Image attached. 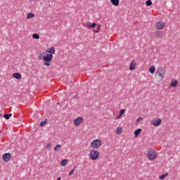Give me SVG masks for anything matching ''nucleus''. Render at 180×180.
<instances>
[{
    "mask_svg": "<svg viewBox=\"0 0 180 180\" xmlns=\"http://www.w3.org/2000/svg\"><path fill=\"white\" fill-rule=\"evenodd\" d=\"M165 75V70L164 68L160 67L155 73L156 80L160 82V81H162L164 76Z\"/></svg>",
    "mask_w": 180,
    "mask_h": 180,
    "instance_id": "obj_1",
    "label": "nucleus"
},
{
    "mask_svg": "<svg viewBox=\"0 0 180 180\" xmlns=\"http://www.w3.org/2000/svg\"><path fill=\"white\" fill-rule=\"evenodd\" d=\"M157 151L153 149H149L147 153V157L150 160H155V158H157Z\"/></svg>",
    "mask_w": 180,
    "mask_h": 180,
    "instance_id": "obj_2",
    "label": "nucleus"
},
{
    "mask_svg": "<svg viewBox=\"0 0 180 180\" xmlns=\"http://www.w3.org/2000/svg\"><path fill=\"white\" fill-rule=\"evenodd\" d=\"M42 60H44V65H50V61L53 60V55L50 53H47L46 56H42Z\"/></svg>",
    "mask_w": 180,
    "mask_h": 180,
    "instance_id": "obj_3",
    "label": "nucleus"
},
{
    "mask_svg": "<svg viewBox=\"0 0 180 180\" xmlns=\"http://www.w3.org/2000/svg\"><path fill=\"white\" fill-rule=\"evenodd\" d=\"M101 146H102L101 139H95L91 143V147H93L94 148H99Z\"/></svg>",
    "mask_w": 180,
    "mask_h": 180,
    "instance_id": "obj_4",
    "label": "nucleus"
},
{
    "mask_svg": "<svg viewBox=\"0 0 180 180\" xmlns=\"http://www.w3.org/2000/svg\"><path fill=\"white\" fill-rule=\"evenodd\" d=\"M90 158L91 160H93L94 161H95V160H98V158H99V151L94 150H91Z\"/></svg>",
    "mask_w": 180,
    "mask_h": 180,
    "instance_id": "obj_5",
    "label": "nucleus"
},
{
    "mask_svg": "<svg viewBox=\"0 0 180 180\" xmlns=\"http://www.w3.org/2000/svg\"><path fill=\"white\" fill-rule=\"evenodd\" d=\"M3 161H5V162H8V161L12 158V155L11 153H7L3 155L2 156Z\"/></svg>",
    "mask_w": 180,
    "mask_h": 180,
    "instance_id": "obj_6",
    "label": "nucleus"
},
{
    "mask_svg": "<svg viewBox=\"0 0 180 180\" xmlns=\"http://www.w3.org/2000/svg\"><path fill=\"white\" fill-rule=\"evenodd\" d=\"M162 122V120L160 118H155L154 120H151V123L153 126H160V124Z\"/></svg>",
    "mask_w": 180,
    "mask_h": 180,
    "instance_id": "obj_7",
    "label": "nucleus"
},
{
    "mask_svg": "<svg viewBox=\"0 0 180 180\" xmlns=\"http://www.w3.org/2000/svg\"><path fill=\"white\" fill-rule=\"evenodd\" d=\"M83 121L84 118H82V117H79L74 120V124L75 126H79Z\"/></svg>",
    "mask_w": 180,
    "mask_h": 180,
    "instance_id": "obj_8",
    "label": "nucleus"
},
{
    "mask_svg": "<svg viewBox=\"0 0 180 180\" xmlns=\"http://www.w3.org/2000/svg\"><path fill=\"white\" fill-rule=\"evenodd\" d=\"M165 26V23L162 22H156V24H155V27L158 30H161L164 29Z\"/></svg>",
    "mask_w": 180,
    "mask_h": 180,
    "instance_id": "obj_9",
    "label": "nucleus"
},
{
    "mask_svg": "<svg viewBox=\"0 0 180 180\" xmlns=\"http://www.w3.org/2000/svg\"><path fill=\"white\" fill-rule=\"evenodd\" d=\"M155 37L156 39H160V38L162 37V32L156 31L155 33Z\"/></svg>",
    "mask_w": 180,
    "mask_h": 180,
    "instance_id": "obj_10",
    "label": "nucleus"
},
{
    "mask_svg": "<svg viewBox=\"0 0 180 180\" xmlns=\"http://www.w3.org/2000/svg\"><path fill=\"white\" fill-rule=\"evenodd\" d=\"M13 77L16 79H20L22 78V75H20L19 72H15L13 74Z\"/></svg>",
    "mask_w": 180,
    "mask_h": 180,
    "instance_id": "obj_11",
    "label": "nucleus"
},
{
    "mask_svg": "<svg viewBox=\"0 0 180 180\" xmlns=\"http://www.w3.org/2000/svg\"><path fill=\"white\" fill-rule=\"evenodd\" d=\"M178 86V82L175 79H172L171 81V86H173L175 88L176 86Z\"/></svg>",
    "mask_w": 180,
    "mask_h": 180,
    "instance_id": "obj_12",
    "label": "nucleus"
},
{
    "mask_svg": "<svg viewBox=\"0 0 180 180\" xmlns=\"http://www.w3.org/2000/svg\"><path fill=\"white\" fill-rule=\"evenodd\" d=\"M143 129H138L134 131V134L135 137H139V135L140 134V133H141Z\"/></svg>",
    "mask_w": 180,
    "mask_h": 180,
    "instance_id": "obj_13",
    "label": "nucleus"
},
{
    "mask_svg": "<svg viewBox=\"0 0 180 180\" xmlns=\"http://www.w3.org/2000/svg\"><path fill=\"white\" fill-rule=\"evenodd\" d=\"M87 26H88V27H90L91 29H94V28L96 27V23H95V22L91 23L89 22H88Z\"/></svg>",
    "mask_w": 180,
    "mask_h": 180,
    "instance_id": "obj_14",
    "label": "nucleus"
},
{
    "mask_svg": "<svg viewBox=\"0 0 180 180\" xmlns=\"http://www.w3.org/2000/svg\"><path fill=\"white\" fill-rule=\"evenodd\" d=\"M68 164V160L67 159H64L60 162V165H62V167H65V165H67Z\"/></svg>",
    "mask_w": 180,
    "mask_h": 180,
    "instance_id": "obj_15",
    "label": "nucleus"
},
{
    "mask_svg": "<svg viewBox=\"0 0 180 180\" xmlns=\"http://www.w3.org/2000/svg\"><path fill=\"white\" fill-rule=\"evenodd\" d=\"M110 2L114 6H119V0H110Z\"/></svg>",
    "mask_w": 180,
    "mask_h": 180,
    "instance_id": "obj_16",
    "label": "nucleus"
},
{
    "mask_svg": "<svg viewBox=\"0 0 180 180\" xmlns=\"http://www.w3.org/2000/svg\"><path fill=\"white\" fill-rule=\"evenodd\" d=\"M149 72H150V74H154V72H155V66L152 65L149 68Z\"/></svg>",
    "mask_w": 180,
    "mask_h": 180,
    "instance_id": "obj_17",
    "label": "nucleus"
},
{
    "mask_svg": "<svg viewBox=\"0 0 180 180\" xmlns=\"http://www.w3.org/2000/svg\"><path fill=\"white\" fill-rule=\"evenodd\" d=\"M135 67H136V63H134V61H132L130 63L129 70H134Z\"/></svg>",
    "mask_w": 180,
    "mask_h": 180,
    "instance_id": "obj_18",
    "label": "nucleus"
},
{
    "mask_svg": "<svg viewBox=\"0 0 180 180\" xmlns=\"http://www.w3.org/2000/svg\"><path fill=\"white\" fill-rule=\"evenodd\" d=\"M101 30V25L98 24L95 30H93L94 33H98Z\"/></svg>",
    "mask_w": 180,
    "mask_h": 180,
    "instance_id": "obj_19",
    "label": "nucleus"
},
{
    "mask_svg": "<svg viewBox=\"0 0 180 180\" xmlns=\"http://www.w3.org/2000/svg\"><path fill=\"white\" fill-rule=\"evenodd\" d=\"M12 116V113L11 114H4V117L6 119V120H9Z\"/></svg>",
    "mask_w": 180,
    "mask_h": 180,
    "instance_id": "obj_20",
    "label": "nucleus"
},
{
    "mask_svg": "<svg viewBox=\"0 0 180 180\" xmlns=\"http://www.w3.org/2000/svg\"><path fill=\"white\" fill-rule=\"evenodd\" d=\"M49 53L51 55L54 54L56 53V49L54 47H51Z\"/></svg>",
    "mask_w": 180,
    "mask_h": 180,
    "instance_id": "obj_21",
    "label": "nucleus"
},
{
    "mask_svg": "<svg viewBox=\"0 0 180 180\" xmlns=\"http://www.w3.org/2000/svg\"><path fill=\"white\" fill-rule=\"evenodd\" d=\"M61 150V145L58 144L55 148H54V151H60Z\"/></svg>",
    "mask_w": 180,
    "mask_h": 180,
    "instance_id": "obj_22",
    "label": "nucleus"
},
{
    "mask_svg": "<svg viewBox=\"0 0 180 180\" xmlns=\"http://www.w3.org/2000/svg\"><path fill=\"white\" fill-rule=\"evenodd\" d=\"M32 18H34V14L30 13L27 14V19H32Z\"/></svg>",
    "mask_w": 180,
    "mask_h": 180,
    "instance_id": "obj_23",
    "label": "nucleus"
},
{
    "mask_svg": "<svg viewBox=\"0 0 180 180\" xmlns=\"http://www.w3.org/2000/svg\"><path fill=\"white\" fill-rule=\"evenodd\" d=\"M166 176H168V173H166L165 174H162L159 176V179H165Z\"/></svg>",
    "mask_w": 180,
    "mask_h": 180,
    "instance_id": "obj_24",
    "label": "nucleus"
},
{
    "mask_svg": "<svg viewBox=\"0 0 180 180\" xmlns=\"http://www.w3.org/2000/svg\"><path fill=\"white\" fill-rule=\"evenodd\" d=\"M146 5H147V6H151L153 5V1H151V0H148L146 1Z\"/></svg>",
    "mask_w": 180,
    "mask_h": 180,
    "instance_id": "obj_25",
    "label": "nucleus"
},
{
    "mask_svg": "<svg viewBox=\"0 0 180 180\" xmlns=\"http://www.w3.org/2000/svg\"><path fill=\"white\" fill-rule=\"evenodd\" d=\"M47 122H48L47 119H45L44 122H41L40 124H39L40 127H43V126H44V124H46V123H47Z\"/></svg>",
    "mask_w": 180,
    "mask_h": 180,
    "instance_id": "obj_26",
    "label": "nucleus"
},
{
    "mask_svg": "<svg viewBox=\"0 0 180 180\" xmlns=\"http://www.w3.org/2000/svg\"><path fill=\"white\" fill-rule=\"evenodd\" d=\"M32 37H33V39H40V35H39V34H33Z\"/></svg>",
    "mask_w": 180,
    "mask_h": 180,
    "instance_id": "obj_27",
    "label": "nucleus"
},
{
    "mask_svg": "<svg viewBox=\"0 0 180 180\" xmlns=\"http://www.w3.org/2000/svg\"><path fill=\"white\" fill-rule=\"evenodd\" d=\"M117 131H116V134H122V128H117V129H116Z\"/></svg>",
    "mask_w": 180,
    "mask_h": 180,
    "instance_id": "obj_28",
    "label": "nucleus"
},
{
    "mask_svg": "<svg viewBox=\"0 0 180 180\" xmlns=\"http://www.w3.org/2000/svg\"><path fill=\"white\" fill-rule=\"evenodd\" d=\"M77 168V167H75V168L74 169H72L70 172V173H69V175L70 176H71V175H72V174H74V172H75V169Z\"/></svg>",
    "mask_w": 180,
    "mask_h": 180,
    "instance_id": "obj_29",
    "label": "nucleus"
},
{
    "mask_svg": "<svg viewBox=\"0 0 180 180\" xmlns=\"http://www.w3.org/2000/svg\"><path fill=\"white\" fill-rule=\"evenodd\" d=\"M124 113H126V110L122 109L120 110V114H121L122 116V115H124Z\"/></svg>",
    "mask_w": 180,
    "mask_h": 180,
    "instance_id": "obj_30",
    "label": "nucleus"
},
{
    "mask_svg": "<svg viewBox=\"0 0 180 180\" xmlns=\"http://www.w3.org/2000/svg\"><path fill=\"white\" fill-rule=\"evenodd\" d=\"M140 120H143V117H140L136 120V123H139V122H140Z\"/></svg>",
    "mask_w": 180,
    "mask_h": 180,
    "instance_id": "obj_31",
    "label": "nucleus"
},
{
    "mask_svg": "<svg viewBox=\"0 0 180 180\" xmlns=\"http://www.w3.org/2000/svg\"><path fill=\"white\" fill-rule=\"evenodd\" d=\"M46 147V148H50V147H51V143H48Z\"/></svg>",
    "mask_w": 180,
    "mask_h": 180,
    "instance_id": "obj_32",
    "label": "nucleus"
},
{
    "mask_svg": "<svg viewBox=\"0 0 180 180\" xmlns=\"http://www.w3.org/2000/svg\"><path fill=\"white\" fill-rule=\"evenodd\" d=\"M41 56L38 57V60H43V54H41Z\"/></svg>",
    "mask_w": 180,
    "mask_h": 180,
    "instance_id": "obj_33",
    "label": "nucleus"
},
{
    "mask_svg": "<svg viewBox=\"0 0 180 180\" xmlns=\"http://www.w3.org/2000/svg\"><path fill=\"white\" fill-rule=\"evenodd\" d=\"M120 117H122V115H121V114H119V115L117 116V119H120Z\"/></svg>",
    "mask_w": 180,
    "mask_h": 180,
    "instance_id": "obj_34",
    "label": "nucleus"
},
{
    "mask_svg": "<svg viewBox=\"0 0 180 180\" xmlns=\"http://www.w3.org/2000/svg\"><path fill=\"white\" fill-rule=\"evenodd\" d=\"M56 180H61V177H58Z\"/></svg>",
    "mask_w": 180,
    "mask_h": 180,
    "instance_id": "obj_35",
    "label": "nucleus"
}]
</instances>
